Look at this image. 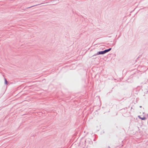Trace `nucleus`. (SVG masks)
<instances>
[{
  "label": "nucleus",
  "instance_id": "nucleus-1",
  "mask_svg": "<svg viewBox=\"0 0 148 148\" xmlns=\"http://www.w3.org/2000/svg\"><path fill=\"white\" fill-rule=\"evenodd\" d=\"M111 48H110L109 49L105 50L103 51V52H104V53H106V52H107L108 51H110L111 50Z\"/></svg>",
  "mask_w": 148,
  "mask_h": 148
},
{
  "label": "nucleus",
  "instance_id": "nucleus-2",
  "mask_svg": "<svg viewBox=\"0 0 148 148\" xmlns=\"http://www.w3.org/2000/svg\"><path fill=\"white\" fill-rule=\"evenodd\" d=\"M104 54V52H103V51H101L99 52V53H97V54Z\"/></svg>",
  "mask_w": 148,
  "mask_h": 148
},
{
  "label": "nucleus",
  "instance_id": "nucleus-3",
  "mask_svg": "<svg viewBox=\"0 0 148 148\" xmlns=\"http://www.w3.org/2000/svg\"><path fill=\"white\" fill-rule=\"evenodd\" d=\"M4 79L5 81V83L6 84H7V82L6 79L5 78Z\"/></svg>",
  "mask_w": 148,
  "mask_h": 148
},
{
  "label": "nucleus",
  "instance_id": "nucleus-4",
  "mask_svg": "<svg viewBox=\"0 0 148 148\" xmlns=\"http://www.w3.org/2000/svg\"><path fill=\"white\" fill-rule=\"evenodd\" d=\"M145 119V118L144 117V118H143L142 119V120H144V119Z\"/></svg>",
  "mask_w": 148,
  "mask_h": 148
}]
</instances>
